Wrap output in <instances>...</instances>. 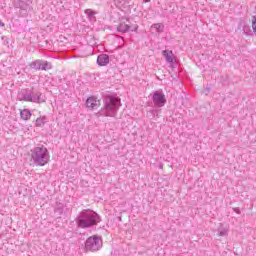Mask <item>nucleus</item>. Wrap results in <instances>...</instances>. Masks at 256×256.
<instances>
[{"mask_svg":"<svg viewBox=\"0 0 256 256\" xmlns=\"http://www.w3.org/2000/svg\"><path fill=\"white\" fill-rule=\"evenodd\" d=\"M144 3H149L151 0H143Z\"/></svg>","mask_w":256,"mask_h":256,"instance_id":"cd10ccee","label":"nucleus"},{"mask_svg":"<svg viewBox=\"0 0 256 256\" xmlns=\"http://www.w3.org/2000/svg\"><path fill=\"white\" fill-rule=\"evenodd\" d=\"M41 95V92H32L31 103H45V99Z\"/></svg>","mask_w":256,"mask_h":256,"instance_id":"f8f14e48","label":"nucleus"},{"mask_svg":"<svg viewBox=\"0 0 256 256\" xmlns=\"http://www.w3.org/2000/svg\"><path fill=\"white\" fill-rule=\"evenodd\" d=\"M243 31H244L245 35H249V33H251V28L246 25L243 27Z\"/></svg>","mask_w":256,"mask_h":256,"instance_id":"5701e85b","label":"nucleus"},{"mask_svg":"<svg viewBox=\"0 0 256 256\" xmlns=\"http://www.w3.org/2000/svg\"><path fill=\"white\" fill-rule=\"evenodd\" d=\"M49 69H51V63H49L45 60H41L40 70L41 71H49Z\"/></svg>","mask_w":256,"mask_h":256,"instance_id":"f3484780","label":"nucleus"},{"mask_svg":"<svg viewBox=\"0 0 256 256\" xmlns=\"http://www.w3.org/2000/svg\"><path fill=\"white\" fill-rule=\"evenodd\" d=\"M32 92L29 91V89L21 90L19 93V101H28L31 103L32 100Z\"/></svg>","mask_w":256,"mask_h":256,"instance_id":"9d476101","label":"nucleus"},{"mask_svg":"<svg viewBox=\"0 0 256 256\" xmlns=\"http://www.w3.org/2000/svg\"><path fill=\"white\" fill-rule=\"evenodd\" d=\"M162 55L163 57H165V60L167 63H169L170 67H173V65H175V56L173 55V51L163 50Z\"/></svg>","mask_w":256,"mask_h":256,"instance_id":"0eeeda50","label":"nucleus"},{"mask_svg":"<svg viewBox=\"0 0 256 256\" xmlns=\"http://www.w3.org/2000/svg\"><path fill=\"white\" fill-rule=\"evenodd\" d=\"M210 92H211V87H206L204 89V93H206V95L209 94Z\"/></svg>","mask_w":256,"mask_h":256,"instance_id":"393cba45","label":"nucleus"},{"mask_svg":"<svg viewBox=\"0 0 256 256\" xmlns=\"http://www.w3.org/2000/svg\"><path fill=\"white\" fill-rule=\"evenodd\" d=\"M225 235H227V230L226 229L219 230V236L220 237H225Z\"/></svg>","mask_w":256,"mask_h":256,"instance_id":"b1692460","label":"nucleus"},{"mask_svg":"<svg viewBox=\"0 0 256 256\" xmlns=\"http://www.w3.org/2000/svg\"><path fill=\"white\" fill-rule=\"evenodd\" d=\"M84 13L85 15H87V18L89 19V21H92V19H95V15H97V12H95L92 9H86Z\"/></svg>","mask_w":256,"mask_h":256,"instance_id":"dca6fc26","label":"nucleus"},{"mask_svg":"<svg viewBox=\"0 0 256 256\" xmlns=\"http://www.w3.org/2000/svg\"><path fill=\"white\" fill-rule=\"evenodd\" d=\"M150 97L152 99V103L154 107H157L158 109H161V107H165V104L167 103V98L165 97V93H163V90H156L150 94Z\"/></svg>","mask_w":256,"mask_h":256,"instance_id":"39448f33","label":"nucleus"},{"mask_svg":"<svg viewBox=\"0 0 256 256\" xmlns=\"http://www.w3.org/2000/svg\"><path fill=\"white\" fill-rule=\"evenodd\" d=\"M31 115H33V114L31 113V110H29V109L20 110V117L24 121H29L31 119Z\"/></svg>","mask_w":256,"mask_h":256,"instance_id":"ddd939ff","label":"nucleus"},{"mask_svg":"<svg viewBox=\"0 0 256 256\" xmlns=\"http://www.w3.org/2000/svg\"><path fill=\"white\" fill-rule=\"evenodd\" d=\"M233 211L238 215L241 213V209H239V207L233 208Z\"/></svg>","mask_w":256,"mask_h":256,"instance_id":"a878e982","label":"nucleus"},{"mask_svg":"<svg viewBox=\"0 0 256 256\" xmlns=\"http://www.w3.org/2000/svg\"><path fill=\"white\" fill-rule=\"evenodd\" d=\"M101 247H103V239L99 235L90 236L85 241L86 251H91L92 253H95L99 251Z\"/></svg>","mask_w":256,"mask_h":256,"instance_id":"20e7f679","label":"nucleus"},{"mask_svg":"<svg viewBox=\"0 0 256 256\" xmlns=\"http://www.w3.org/2000/svg\"><path fill=\"white\" fill-rule=\"evenodd\" d=\"M31 0H14L13 5L15 9H22V11H25L27 7L31 4Z\"/></svg>","mask_w":256,"mask_h":256,"instance_id":"6e6552de","label":"nucleus"},{"mask_svg":"<svg viewBox=\"0 0 256 256\" xmlns=\"http://www.w3.org/2000/svg\"><path fill=\"white\" fill-rule=\"evenodd\" d=\"M153 28L156 29L157 33H163L165 26L162 23H157L153 25Z\"/></svg>","mask_w":256,"mask_h":256,"instance_id":"6ab92c4d","label":"nucleus"},{"mask_svg":"<svg viewBox=\"0 0 256 256\" xmlns=\"http://www.w3.org/2000/svg\"><path fill=\"white\" fill-rule=\"evenodd\" d=\"M9 43H10L9 37L2 36V45H4V47H7V49H9Z\"/></svg>","mask_w":256,"mask_h":256,"instance_id":"412c9836","label":"nucleus"},{"mask_svg":"<svg viewBox=\"0 0 256 256\" xmlns=\"http://www.w3.org/2000/svg\"><path fill=\"white\" fill-rule=\"evenodd\" d=\"M30 69H35V71L41 70V60H35L29 64Z\"/></svg>","mask_w":256,"mask_h":256,"instance_id":"2eb2a0df","label":"nucleus"},{"mask_svg":"<svg viewBox=\"0 0 256 256\" xmlns=\"http://www.w3.org/2000/svg\"><path fill=\"white\" fill-rule=\"evenodd\" d=\"M45 119H47L45 116L42 118H37L36 127H43V125H45Z\"/></svg>","mask_w":256,"mask_h":256,"instance_id":"aec40b11","label":"nucleus"},{"mask_svg":"<svg viewBox=\"0 0 256 256\" xmlns=\"http://www.w3.org/2000/svg\"><path fill=\"white\" fill-rule=\"evenodd\" d=\"M252 29L253 32L256 34V16H254L252 20Z\"/></svg>","mask_w":256,"mask_h":256,"instance_id":"4be33fe9","label":"nucleus"},{"mask_svg":"<svg viewBox=\"0 0 256 256\" xmlns=\"http://www.w3.org/2000/svg\"><path fill=\"white\" fill-rule=\"evenodd\" d=\"M99 100H97V97L95 96H90L87 98L85 105L87 107V109H97L99 107Z\"/></svg>","mask_w":256,"mask_h":256,"instance_id":"423d86ee","label":"nucleus"},{"mask_svg":"<svg viewBox=\"0 0 256 256\" xmlns=\"http://www.w3.org/2000/svg\"><path fill=\"white\" fill-rule=\"evenodd\" d=\"M0 27H5V24L1 20H0Z\"/></svg>","mask_w":256,"mask_h":256,"instance_id":"bb28decb","label":"nucleus"},{"mask_svg":"<svg viewBox=\"0 0 256 256\" xmlns=\"http://www.w3.org/2000/svg\"><path fill=\"white\" fill-rule=\"evenodd\" d=\"M78 229H91L101 223L99 214L91 209L82 210L75 219Z\"/></svg>","mask_w":256,"mask_h":256,"instance_id":"f257e3e1","label":"nucleus"},{"mask_svg":"<svg viewBox=\"0 0 256 256\" xmlns=\"http://www.w3.org/2000/svg\"><path fill=\"white\" fill-rule=\"evenodd\" d=\"M65 209V205L61 202H56V206L54 208V213H57L58 215H63Z\"/></svg>","mask_w":256,"mask_h":256,"instance_id":"4468645a","label":"nucleus"},{"mask_svg":"<svg viewBox=\"0 0 256 256\" xmlns=\"http://www.w3.org/2000/svg\"><path fill=\"white\" fill-rule=\"evenodd\" d=\"M104 107L100 109V117H116L119 107H121V98L113 94H107L103 98Z\"/></svg>","mask_w":256,"mask_h":256,"instance_id":"f03ea898","label":"nucleus"},{"mask_svg":"<svg viewBox=\"0 0 256 256\" xmlns=\"http://www.w3.org/2000/svg\"><path fill=\"white\" fill-rule=\"evenodd\" d=\"M159 111H161V110L151 109L147 112L146 117H148V119H155V117L157 116V113H159Z\"/></svg>","mask_w":256,"mask_h":256,"instance_id":"a211bd4d","label":"nucleus"},{"mask_svg":"<svg viewBox=\"0 0 256 256\" xmlns=\"http://www.w3.org/2000/svg\"><path fill=\"white\" fill-rule=\"evenodd\" d=\"M31 151V159L34 163V165H37L38 167H45L47 163H49V150L47 147L41 145L37 146Z\"/></svg>","mask_w":256,"mask_h":256,"instance_id":"7ed1b4c3","label":"nucleus"},{"mask_svg":"<svg viewBox=\"0 0 256 256\" xmlns=\"http://www.w3.org/2000/svg\"><path fill=\"white\" fill-rule=\"evenodd\" d=\"M109 55L108 54H99L97 57V65L99 67H107L109 65Z\"/></svg>","mask_w":256,"mask_h":256,"instance_id":"1a4fd4ad","label":"nucleus"},{"mask_svg":"<svg viewBox=\"0 0 256 256\" xmlns=\"http://www.w3.org/2000/svg\"><path fill=\"white\" fill-rule=\"evenodd\" d=\"M117 31H118V33H129V31H137V27L131 29V26H130V25L121 23V24H119V25L117 26Z\"/></svg>","mask_w":256,"mask_h":256,"instance_id":"9b49d317","label":"nucleus"}]
</instances>
